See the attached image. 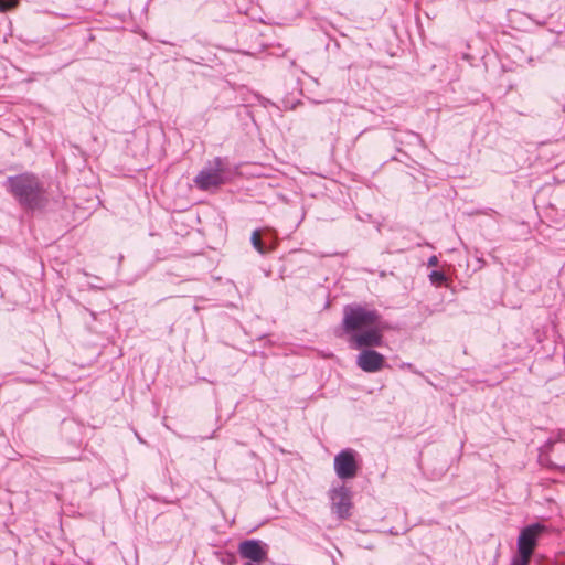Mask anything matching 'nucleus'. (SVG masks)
<instances>
[{"label":"nucleus","instance_id":"nucleus-1","mask_svg":"<svg viewBox=\"0 0 565 565\" xmlns=\"http://www.w3.org/2000/svg\"><path fill=\"white\" fill-rule=\"evenodd\" d=\"M7 185L20 205L29 210L42 209L47 203L43 183L32 173H22L7 179Z\"/></svg>","mask_w":565,"mask_h":565},{"label":"nucleus","instance_id":"nucleus-2","mask_svg":"<svg viewBox=\"0 0 565 565\" xmlns=\"http://www.w3.org/2000/svg\"><path fill=\"white\" fill-rule=\"evenodd\" d=\"M380 313L360 305L344 307L342 328L345 333L352 334L359 330L379 324Z\"/></svg>","mask_w":565,"mask_h":565},{"label":"nucleus","instance_id":"nucleus-3","mask_svg":"<svg viewBox=\"0 0 565 565\" xmlns=\"http://www.w3.org/2000/svg\"><path fill=\"white\" fill-rule=\"evenodd\" d=\"M544 525L534 523L523 527L516 540V554L513 558L531 563V558L544 531Z\"/></svg>","mask_w":565,"mask_h":565},{"label":"nucleus","instance_id":"nucleus-4","mask_svg":"<svg viewBox=\"0 0 565 565\" xmlns=\"http://www.w3.org/2000/svg\"><path fill=\"white\" fill-rule=\"evenodd\" d=\"M334 471L340 479H352L356 476L358 463L353 449L341 450L334 457Z\"/></svg>","mask_w":565,"mask_h":565},{"label":"nucleus","instance_id":"nucleus-5","mask_svg":"<svg viewBox=\"0 0 565 565\" xmlns=\"http://www.w3.org/2000/svg\"><path fill=\"white\" fill-rule=\"evenodd\" d=\"M331 509L340 519H348L352 508L351 491L344 486L330 490Z\"/></svg>","mask_w":565,"mask_h":565},{"label":"nucleus","instance_id":"nucleus-6","mask_svg":"<svg viewBox=\"0 0 565 565\" xmlns=\"http://www.w3.org/2000/svg\"><path fill=\"white\" fill-rule=\"evenodd\" d=\"M350 342L353 348L355 349H362V348H373V347H380L383 342V333L382 330L377 327H371L367 328L363 332H354L350 334Z\"/></svg>","mask_w":565,"mask_h":565},{"label":"nucleus","instance_id":"nucleus-7","mask_svg":"<svg viewBox=\"0 0 565 565\" xmlns=\"http://www.w3.org/2000/svg\"><path fill=\"white\" fill-rule=\"evenodd\" d=\"M214 169L202 170L194 179L198 188L209 190L223 183V162L221 158H215Z\"/></svg>","mask_w":565,"mask_h":565},{"label":"nucleus","instance_id":"nucleus-8","mask_svg":"<svg viewBox=\"0 0 565 565\" xmlns=\"http://www.w3.org/2000/svg\"><path fill=\"white\" fill-rule=\"evenodd\" d=\"M356 365L364 372L375 373L385 366V356L372 349H364L356 356Z\"/></svg>","mask_w":565,"mask_h":565},{"label":"nucleus","instance_id":"nucleus-9","mask_svg":"<svg viewBox=\"0 0 565 565\" xmlns=\"http://www.w3.org/2000/svg\"><path fill=\"white\" fill-rule=\"evenodd\" d=\"M239 555L254 564L263 563L267 557L265 545L257 540H247L238 546Z\"/></svg>","mask_w":565,"mask_h":565},{"label":"nucleus","instance_id":"nucleus-10","mask_svg":"<svg viewBox=\"0 0 565 565\" xmlns=\"http://www.w3.org/2000/svg\"><path fill=\"white\" fill-rule=\"evenodd\" d=\"M551 465L559 470H565V441L559 440L551 445L548 451Z\"/></svg>","mask_w":565,"mask_h":565},{"label":"nucleus","instance_id":"nucleus-11","mask_svg":"<svg viewBox=\"0 0 565 565\" xmlns=\"http://www.w3.org/2000/svg\"><path fill=\"white\" fill-rule=\"evenodd\" d=\"M250 241H252V244H253L254 248L258 253H260V254H265L266 253L264 243H263L262 237H260V232L258 230H256V231H254L252 233Z\"/></svg>","mask_w":565,"mask_h":565},{"label":"nucleus","instance_id":"nucleus-12","mask_svg":"<svg viewBox=\"0 0 565 565\" xmlns=\"http://www.w3.org/2000/svg\"><path fill=\"white\" fill-rule=\"evenodd\" d=\"M429 279L433 284L441 285L446 281V276L443 271L434 270L430 273Z\"/></svg>","mask_w":565,"mask_h":565},{"label":"nucleus","instance_id":"nucleus-13","mask_svg":"<svg viewBox=\"0 0 565 565\" xmlns=\"http://www.w3.org/2000/svg\"><path fill=\"white\" fill-rule=\"evenodd\" d=\"M18 3L19 0H0V12H7L15 8Z\"/></svg>","mask_w":565,"mask_h":565},{"label":"nucleus","instance_id":"nucleus-14","mask_svg":"<svg viewBox=\"0 0 565 565\" xmlns=\"http://www.w3.org/2000/svg\"><path fill=\"white\" fill-rule=\"evenodd\" d=\"M427 264H428V266H429V267H435V266H437V265H438V258H437V256H431V257H429V259H428V263H427Z\"/></svg>","mask_w":565,"mask_h":565},{"label":"nucleus","instance_id":"nucleus-15","mask_svg":"<svg viewBox=\"0 0 565 565\" xmlns=\"http://www.w3.org/2000/svg\"><path fill=\"white\" fill-rule=\"evenodd\" d=\"M510 565H530V563L512 557Z\"/></svg>","mask_w":565,"mask_h":565}]
</instances>
